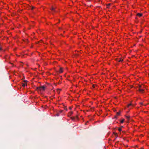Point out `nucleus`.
Returning a JSON list of instances; mask_svg holds the SVG:
<instances>
[{"instance_id": "nucleus-17", "label": "nucleus", "mask_w": 149, "mask_h": 149, "mask_svg": "<svg viewBox=\"0 0 149 149\" xmlns=\"http://www.w3.org/2000/svg\"><path fill=\"white\" fill-rule=\"evenodd\" d=\"M121 61V59L120 58L119 60L118 61L119 62H120Z\"/></svg>"}, {"instance_id": "nucleus-16", "label": "nucleus", "mask_w": 149, "mask_h": 149, "mask_svg": "<svg viewBox=\"0 0 149 149\" xmlns=\"http://www.w3.org/2000/svg\"><path fill=\"white\" fill-rule=\"evenodd\" d=\"M110 5V4H109L107 5V7L108 8V6Z\"/></svg>"}, {"instance_id": "nucleus-15", "label": "nucleus", "mask_w": 149, "mask_h": 149, "mask_svg": "<svg viewBox=\"0 0 149 149\" xmlns=\"http://www.w3.org/2000/svg\"><path fill=\"white\" fill-rule=\"evenodd\" d=\"M24 81L25 82V83L27 82V80H24Z\"/></svg>"}, {"instance_id": "nucleus-13", "label": "nucleus", "mask_w": 149, "mask_h": 149, "mask_svg": "<svg viewBox=\"0 0 149 149\" xmlns=\"http://www.w3.org/2000/svg\"><path fill=\"white\" fill-rule=\"evenodd\" d=\"M124 119H122V123H123L124 122Z\"/></svg>"}, {"instance_id": "nucleus-12", "label": "nucleus", "mask_w": 149, "mask_h": 149, "mask_svg": "<svg viewBox=\"0 0 149 149\" xmlns=\"http://www.w3.org/2000/svg\"><path fill=\"white\" fill-rule=\"evenodd\" d=\"M97 86L96 85H93V88H95V86Z\"/></svg>"}, {"instance_id": "nucleus-6", "label": "nucleus", "mask_w": 149, "mask_h": 149, "mask_svg": "<svg viewBox=\"0 0 149 149\" xmlns=\"http://www.w3.org/2000/svg\"><path fill=\"white\" fill-rule=\"evenodd\" d=\"M51 10H52L53 13L56 12V11L55 10V8L53 7H52L51 8Z\"/></svg>"}, {"instance_id": "nucleus-9", "label": "nucleus", "mask_w": 149, "mask_h": 149, "mask_svg": "<svg viewBox=\"0 0 149 149\" xmlns=\"http://www.w3.org/2000/svg\"><path fill=\"white\" fill-rule=\"evenodd\" d=\"M25 85H26L25 83L22 84V86L23 87H25Z\"/></svg>"}, {"instance_id": "nucleus-11", "label": "nucleus", "mask_w": 149, "mask_h": 149, "mask_svg": "<svg viewBox=\"0 0 149 149\" xmlns=\"http://www.w3.org/2000/svg\"><path fill=\"white\" fill-rule=\"evenodd\" d=\"M114 134L115 135L116 137L117 136L118 134H117V133H114Z\"/></svg>"}, {"instance_id": "nucleus-7", "label": "nucleus", "mask_w": 149, "mask_h": 149, "mask_svg": "<svg viewBox=\"0 0 149 149\" xmlns=\"http://www.w3.org/2000/svg\"><path fill=\"white\" fill-rule=\"evenodd\" d=\"M142 14L141 13H138L137 14V16L141 17L142 16Z\"/></svg>"}, {"instance_id": "nucleus-22", "label": "nucleus", "mask_w": 149, "mask_h": 149, "mask_svg": "<svg viewBox=\"0 0 149 149\" xmlns=\"http://www.w3.org/2000/svg\"><path fill=\"white\" fill-rule=\"evenodd\" d=\"M127 118H129V116H127Z\"/></svg>"}, {"instance_id": "nucleus-23", "label": "nucleus", "mask_w": 149, "mask_h": 149, "mask_svg": "<svg viewBox=\"0 0 149 149\" xmlns=\"http://www.w3.org/2000/svg\"><path fill=\"white\" fill-rule=\"evenodd\" d=\"M11 64L13 65V63H11Z\"/></svg>"}, {"instance_id": "nucleus-21", "label": "nucleus", "mask_w": 149, "mask_h": 149, "mask_svg": "<svg viewBox=\"0 0 149 149\" xmlns=\"http://www.w3.org/2000/svg\"><path fill=\"white\" fill-rule=\"evenodd\" d=\"M1 50V48L0 47V50Z\"/></svg>"}, {"instance_id": "nucleus-2", "label": "nucleus", "mask_w": 149, "mask_h": 149, "mask_svg": "<svg viewBox=\"0 0 149 149\" xmlns=\"http://www.w3.org/2000/svg\"><path fill=\"white\" fill-rule=\"evenodd\" d=\"M142 86H139V92L141 93H143L144 90V89L141 88Z\"/></svg>"}, {"instance_id": "nucleus-14", "label": "nucleus", "mask_w": 149, "mask_h": 149, "mask_svg": "<svg viewBox=\"0 0 149 149\" xmlns=\"http://www.w3.org/2000/svg\"><path fill=\"white\" fill-rule=\"evenodd\" d=\"M34 8V7L33 6L31 7V9L32 10H33Z\"/></svg>"}, {"instance_id": "nucleus-4", "label": "nucleus", "mask_w": 149, "mask_h": 149, "mask_svg": "<svg viewBox=\"0 0 149 149\" xmlns=\"http://www.w3.org/2000/svg\"><path fill=\"white\" fill-rule=\"evenodd\" d=\"M133 107V105L131 104H129L127 105V107L130 108H132Z\"/></svg>"}, {"instance_id": "nucleus-18", "label": "nucleus", "mask_w": 149, "mask_h": 149, "mask_svg": "<svg viewBox=\"0 0 149 149\" xmlns=\"http://www.w3.org/2000/svg\"><path fill=\"white\" fill-rule=\"evenodd\" d=\"M69 109H70V110H71V109H72V108H71V107H69Z\"/></svg>"}, {"instance_id": "nucleus-20", "label": "nucleus", "mask_w": 149, "mask_h": 149, "mask_svg": "<svg viewBox=\"0 0 149 149\" xmlns=\"http://www.w3.org/2000/svg\"><path fill=\"white\" fill-rule=\"evenodd\" d=\"M62 111H62V110H61V111H60V112H61H61H62Z\"/></svg>"}, {"instance_id": "nucleus-10", "label": "nucleus", "mask_w": 149, "mask_h": 149, "mask_svg": "<svg viewBox=\"0 0 149 149\" xmlns=\"http://www.w3.org/2000/svg\"><path fill=\"white\" fill-rule=\"evenodd\" d=\"M73 112L72 111H70L69 112V114L71 115V114H72L73 113Z\"/></svg>"}, {"instance_id": "nucleus-24", "label": "nucleus", "mask_w": 149, "mask_h": 149, "mask_svg": "<svg viewBox=\"0 0 149 149\" xmlns=\"http://www.w3.org/2000/svg\"><path fill=\"white\" fill-rule=\"evenodd\" d=\"M141 104H142V103H140Z\"/></svg>"}, {"instance_id": "nucleus-8", "label": "nucleus", "mask_w": 149, "mask_h": 149, "mask_svg": "<svg viewBox=\"0 0 149 149\" xmlns=\"http://www.w3.org/2000/svg\"><path fill=\"white\" fill-rule=\"evenodd\" d=\"M118 129L119 132H120L121 131V127H120L119 128H118Z\"/></svg>"}, {"instance_id": "nucleus-3", "label": "nucleus", "mask_w": 149, "mask_h": 149, "mask_svg": "<svg viewBox=\"0 0 149 149\" xmlns=\"http://www.w3.org/2000/svg\"><path fill=\"white\" fill-rule=\"evenodd\" d=\"M120 110H119L118 112H116V115L115 116V117L116 118H118V116H120Z\"/></svg>"}, {"instance_id": "nucleus-1", "label": "nucleus", "mask_w": 149, "mask_h": 149, "mask_svg": "<svg viewBox=\"0 0 149 149\" xmlns=\"http://www.w3.org/2000/svg\"><path fill=\"white\" fill-rule=\"evenodd\" d=\"M45 88V87L44 86H42L40 87H37L36 88V89L37 90H39L40 91H44Z\"/></svg>"}, {"instance_id": "nucleus-19", "label": "nucleus", "mask_w": 149, "mask_h": 149, "mask_svg": "<svg viewBox=\"0 0 149 149\" xmlns=\"http://www.w3.org/2000/svg\"><path fill=\"white\" fill-rule=\"evenodd\" d=\"M64 109H65V110H67V108H65Z\"/></svg>"}, {"instance_id": "nucleus-5", "label": "nucleus", "mask_w": 149, "mask_h": 149, "mask_svg": "<svg viewBox=\"0 0 149 149\" xmlns=\"http://www.w3.org/2000/svg\"><path fill=\"white\" fill-rule=\"evenodd\" d=\"M63 72V69L62 68H60V70L59 71V73H62Z\"/></svg>"}]
</instances>
